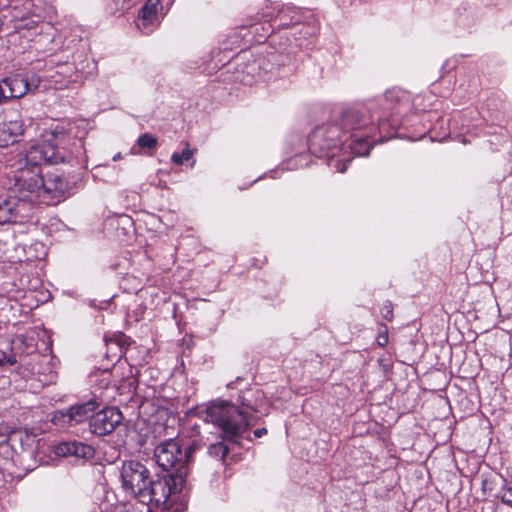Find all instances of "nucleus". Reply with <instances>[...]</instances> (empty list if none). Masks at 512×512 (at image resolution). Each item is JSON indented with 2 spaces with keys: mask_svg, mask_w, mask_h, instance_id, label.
<instances>
[{
  "mask_svg": "<svg viewBox=\"0 0 512 512\" xmlns=\"http://www.w3.org/2000/svg\"><path fill=\"white\" fill-rule=\"evenodd\" d=\"M137 145L142 150L154 151L158 147V139L151 133H144L138 137Z\"/></svg>",
  "mask_w": 512,
  "mask_h": 512,
  "instance_id": "obj_23",
  "label": "nucleus"
},
{
  "mask_svg": "<svg viewBox=\"0 0 512 512\" xmlns=\"http://www.w3.org/2000/svg\"><path fill=\"white\" fill-rule=\"evenodd\" d=\"M70 189L69 182L62 175L48 172L43 176L42 203L52 205L60 202Z\"/></svg>",
  "mask_w": 512,
  "mask_h": 512,
  "instance_id": "obj_9",
  "label": "nucleus"
},
{
  "mask_svg": "<svg viewBox=\"0 0 512 512\" xmlns=\"http://www.w3.org/2000/svg\"><path fill=\"white\" fill-rule=\"evenodd\" d=\"M343 137L339 124L327 123L318 126L309 136V151L316 157H327V164L330 168L344 173L352 159H340L335 155V151L346 141L343 140Z\"/></svg>",
  "mask_w": 512,
  "mask_h": 512,
  "instance_id": "obj_3",
  "label": "nucleus"
},
{
  "mask_svg": "<svg viewBox=\"0 0 512 512\" xmlns=\"http://www.w3.org/2000/svg\"><path fill=\"white\" fill-rule=\"evenodd\" d=\"M482 492L501 499L503 503L512 505V481L507 482L502 475L490 472L482 481Z\"/></svg>",
  "mask_w": 512,
  "mask_h": 512,
  "instance_id": "obj_11",
  "label": "nucleus"
},
{
  "mask_svg": "<svg viewBox=\"0 0 512 512\" xmlns=\"http://www.w3.org/2000/svg\"><path fill=\"white\" fill-rule=\"evenodd\" d=\"M56 453L61 456H74L77 458L90 459L94 456L95 450L92 446L82 442H63L56 448Z\"/></svg>",
  "mask_w": 512,
  "mask_h": 512,
  "instance_id": "obj_15",
  "label": "nucleus"
},
{
  "mask_svg": "<svg viewBox=\"0 0 512 512\" xmlns=\"http://www.w3.org/2000/svg\"><path fill=\"white\" fill-rule=\"evenodd\" d=\"M290 13L296 14L294 11L290 10L289 8L282 9L278 12L275 21H279L277 27L278 28H288L291 25H294L298 23V19L295 18V16H289Z\"/></svg>",
  "mask_w": 512,
  "mask_h": 512,
  "instance_id": "obj_21",
  "label": "nucleus"
},
{
  "mask_svg": "<svg viewBox=\"0 0 512 512\" xmlns=\"http://www.w3.org/2000/svg\"><path fill=\"white\" fill-rule=\"evenodd\" d=\"M16 362L15 356H6L3 352L0 353V367L4 365L12 366Z\"/></svg>",
  "mask_w": 512,
  "mask_h": 512,
  "instance_id": "obj_27",
  "label": "nucleus"
},
{
  "mask_svg": "<svg viewBox=\"0 0 512 512\" xmlns=\"http://www.w3.org/2000/svg\"><path fill=\"white\" fill-rule=\"evenodd\" d=\"M69 411H56L52 417V422L56 425H70L68 420Z\"/></svg>",
  "mask_w": 512,
  "mask_h": 512,
  "instance_id": "obj_24",
  "label": "nucleus"
},
{
  "mask_svg": "<svg viewBox=\"0 0 512 512\" xmlns=\"http://www.w3.org/2000/svg\"><path fill=\"white\" fill-rule=\"evenodd\" d=\"M98 406L99 405L95 400H89L86 403L76 404L70 407L68 409V420H70V426L82 423L88 418L90 419L91 415L94 414Z\"/></svg>",
  "mask_w": 512,
  "mask_h": 512,
  "instance_id": "obj_16",
  "label": "nucleus"
},
{
  "mask_svg": "<svg viewBox=\"0 0 512 512\" xmlns=\"http://www.w3.org/2000/svg\"><path fill=\"white\" fill-rule=\"evenodd\" d=\"M25 126L18 109L7 110L5 119L0 124V147H7L19 142Z\"/></svg>",
  "mask_w": 512,
  "mask_h": 512,
  "instance_id": "obj_8",
  "label": "nucleus"
},
{
  "mask_svg": "<svg viewBox=\"0 0 512 512\" xmlns=\"http://www.w3.org/2000/svg\"><path fill=\"white\" fill-rule=\"evenodd\" d=\"M196 149H191L189 143H185V148L181 153L174 152L171 156V161L176 165H182L184 162L192 160L191 166H194L195 160L193 159Z\"/></svg>",
  "mask_w": 512,
  "mask_h": 512,
  "instance_id": "obj_20",
  "label": "nucleus"
},
{
  "mask_svg": "<svg viewBox=\"0 0 512 512\" xmlns=\"http://www.w3.org/2000/svg\"><path fill=\"white\" fill-rule=\"evenodd\" d=\"M372 115H368L365 109L346 108L340 113V129L343 136L348 132L366 128L372 122Z\"/></svg>",
  "mask_w": 512,
  "mask_h": 512,
  "instance_id": "obj_12",
  "label": "nucleus"
},
{
  "mask_svg": "<svg viewBox=\"0 0 512 512\" xmlns=\"http://www.w3.org/2000/svg\"><path fill=\"white\" fill-rule=\"evenodd\" d=\"M138 385V381L136 378H133V379H128V387L131 389V388H136Z\"/></svg>",
  "mask_w": 512,
  "mask_h": 512,
  "instance_id": "obj_31",
  "label": "nucleus"
},
{
  "mask_svg": "<svg viewBox=\"0 0 512 512\" xmlns=\"http://www.w3.org/2000/svg\"><path fill=\"white\" fill-rule=\"evenodd\" d=\"M3 82L9 89V95H6V100L8 98L19 99L27 93L36 90L39 85V79L37 77L32 76L29 78L27 75L21 74L7 77Z\"/></svg>",
  "mask_w": 512,
  "mask_h": 512,
  "instance_id": "obj_13",
  "label": "nucleus"
},
{
  "mask_svg": "<svg viewBox=\"0 0 512 512\" xmlns=\"http://www.w3.org/2000/svg\"><path fill=\"white\" fill-rule=\"evenodd\" d=\"M266 433H267V429H265V428H259V429H256V430L254 431V435H255V437H258V438H259V437H262V436H263V435H265Z\"/></svg>",
  "mask_w": 512,
  "mask_h": 512,
  "instance_id": "obj_30",
  "label": "nucleus"
},
{
  "mask_svg": "<svg viewBox=\"0 0 512 512\" xmlns=\"http://www.w3.org/2000/svg\"><path fill=\"white\" fill-rule=\"evenodd\" d=\"M123 415L116 407H107L91 415L89 421L90 431L98 436L112 433L122 422Z\"/></svg>",
  "mask_w": 512,
  "mask_h": 512,
  "instance_id": "obj_7",
  "label": "nucleus"
},
{
  "mask_svg": "<svg viewBox=\"0 0 512 512\" xmlns=\"http://www.w3.org/2000/svg\"><path fill=\"white\" fill-rule=\"evenodd\" d=\"M107 350L112 353L113 358L120 359L124 353V346L127 343L126 336L119 334L114 338L105 339Z\"/></svg>",
  "mask_w": 512,
  "mask_h": 512,
  "instance_id": "obj_18",
  "label": "nucleus"
},
{
  "mask_svg": "<svg viewBox=\"0 0 512 512\" xmlns=\"http://www.w3.org/2000/svg\"><path fill=\"white\" fill-rule=\"evenodd\" d=\"M228 452L229 447L222 441L212 443L208 447V455L217 459L218 461H224Z\"/></svg>",
  "mask_w": 512,
  "mask_h": 512,
  "instance_id": "obj_22",
  "label": "nucleus"
},
{
  "mask_svg": "<svg viewBox=\"0 0 512 512\" xmlns=\"http://www.w3.org/2000/svg\"><path fill=\"white\" fill-rule=\"evenodd\" d=\"M266 262H267V259L263 255H259V257H254L251 259V264L255 268H262Z\"/></svg>",
  "mask_w": 512,
  "mask_h": 512,
  "instance_id": "obj_28",
  "label": "nucleus"
},
{
  "mask_svg": "<svg viewBox=\"0 0 512 512\" xmlns=\"http://www.w3.org/2000/svg\"><path fill=\"white\" fill-rule=\"evenodd\" d=\"M411 95L401 89H391L385 92L383 102L386 108L395 109L397 114L410 109Z\"/></svg>",
  "mask_w": 512,
  "mask_h": 512,
  "instance_id": "obj_14",
  "label": "nucleus"
},
{
  "mask_svg": "<svg viewBox=\"0 0 512 512\" xmlns=\"http://www.w3.org/2000/svg\"><path fill=\"white\" fill-rule=\"evenodd\" d=\"M376 121L379 126H382L384 124V119L380 116L377 117Z\"/></svg>",
  "mask_w": 512,
  "mask_h": 512,
  "instance_id": "obj_33",
  "label": "nucleus"
},
{
  "mask_svg": "<svg viewBox=\"0 0 512 512\" xmlns=\"http://www.w3.org/2000/svg\"><path fill=\"white\" fill-rule=\"evenodd\" d=\"M389 342L388 338V328L385 324L379 325V332L377 336V344L380 347H385Z\"/></svg>",
  "mask_w": 512,
  "mask_h": 512,
  "instance_id": "obj_25",
  "label": "nucleus"
},
{
  "mask_svg": "<svg viewBox=\"0 0 512 512\" xmlns=\"http://www.w3.org/2000/svg\"><path fill=\"white\" fill-rule=\"evenodd\" d=\"M77 130L78 126L71 121H63L46 129L42 134V143L28 149L20 167L14 172L9 193L29 208V204L42 203L41 164H68L85 169L86 151Z\"/></svg>",
  "mask_w": 512,
  "mask_h": 512,
  "instance_id": "obj_1",
  "label": "nucleus"
},
{
  "mask_svg": "<svg viewBox=\"0 0 512 512\" xmlns=\"http://www.w3.org/2000/svg\"><path fill=\"white\" fill-rule=\"evenodd\" d=\"M478 138V133L477 132H474V133H468V135H462L461 136V140L464 144L466 143H471L473 140H477Z\"/></svg>",
  "mask_w": 512,
  "mask_h": 512,
  "instance_id": "obj_29",
  "label": "nucleus"
},
{
  "mask_svg": "<svg viewBox=\"0 0 512 512\" xmlns=\"http://www.w3.org/2000/svg\"><path fill=\"white\" fill-rule=\"evenodd\" d=\"M29 208L12 193L0 196V225L17 223L27 216Z\"/></svg>",
  "mask_w": 512,
  "mask_h": 512,
  "instance_id": "obj_10",
  "label": "nucleus"
},
{
  "mask_svg": "<svg viewBox=\"0 0 512 512\" xmlns=\"http://www.w3.org/2000/svg\"><path fill=\"white\" fill-rule=\"evenodd\" d=\"M381 315L387 321H392L393 319V307L391 303H386L381 308Z\"/></svg>",
  "mask_w": 512,
  "mask_h": 512,
  "instance_id": "obj_26",
  "label": "nucleus"
},
{
  "mask_svg": "<svg viewBox=\"0 0 512 512\" xmlns=\"http://www.w3.org/2000/svg\"><path fill=\"white\" fill-rule=\"evenodd\" d=\"M5 100H6V94H5L2 86L0 85V102L5 101Z\"/></svg>",
  "mask_w": 512,
  "mask_h": 512,
  "instance_id": "obj_32",
  "label": "nucleus"
},
{
  "mask_svg": "<svg viewBox=\"0 0 512 512\" xmlns=\"http://www.w3.org/2000/svg\"><path fill=\"white\" fill-rule=\"evenodd\" d=\"M160 4V0H148L139 12V18L142 25L147 27L152 25L157 19V6Z\"/></svg>",
  "mask_w": 512,
  "mask_h": 512,
  "instance_id": "obj_17",
  "label": "nucleus"
},
{
  "mask_svg": "<svg viewBox=\"0 0 512 512\" xmlns=\"http://www.w3.org/2000/svg\"><path fill=\"white\" fill-rule=\"evenodd\" d=\"M373 143L368 139V135L363 137H355L349 144V148L352 152L358 156H366L369 154Z\"/></svg>",
  "mask_w": 512,
  "mask_h": 512,
  "instance_id": "obj_19",
  "label": "nucleus"
},
{
  "mask_svg": "<svg viewBox=\"0 0 512 512\" xmlns=\"http://www.w3.org/2000/svg\"><path fill=\"white\" fill-rule=\"evenodd\" d=\"M255 412L245 396H240L239 405L224 400L214 401L201 413L206 422L214 424L222 431L225 440L235 441L255 424Z\"/></svg>",
  "mask_w": 512,
  "mask_h": 512,
  "instance_id": "obj_2",
  "label": "nucleus"
},
{
  "mask_svg": "<svg viewBox=\"0 0 512 512\" xmlns=\"http://www.w3.org/2000/svg\"><path fill=\"white\" fill-rule=\"evenodd\" d=\"M186 478V471L180 468L178 472H167L159 476L157 480L150 478V484L146 487V494L142 495L139 502L143 504H155L165 506L171 495L180 492Z\"/></svg>",
  "mask_w": 512,
  "mask_h": 512,
  "instance_id": "obj_5",
  "label": "nucleus"
},
{
  "mask_svg": "<svg viewBox=\"0 0 512 512\" xmlns=\"http://www.w3.org/2000/svg\"><path fill=\"white\" fill-rule=\"evenodd\" d=\"M182 441L178 438H170L160 442L154 449L156 463L166 472H178L183 468L188 474L187 465L192 461L193 453L199 449L196 441L183 449Z\"/></svg>",
  "mask_w": 512,
  "mask_h": 512,
  "instance_id": "obj_4",
  "label": "nucleus"
},
{
  "mask_svg": "<svg viewBox=\"0 0 512 512\" xmlns=\"http://www.w3.org/2000/svg\"><path fill=\"white\" fill-rule=\"evenodd\" d=\"M150 471L139 461H124L120 470V479L124 491L138 501L146 494V487L150 484Z\"/></svg>",
  "mask_w": 512,
  "mask_h": 512,
  "instance_id": "obj_6",
  "label": "nucleus"
}]
</instances>
